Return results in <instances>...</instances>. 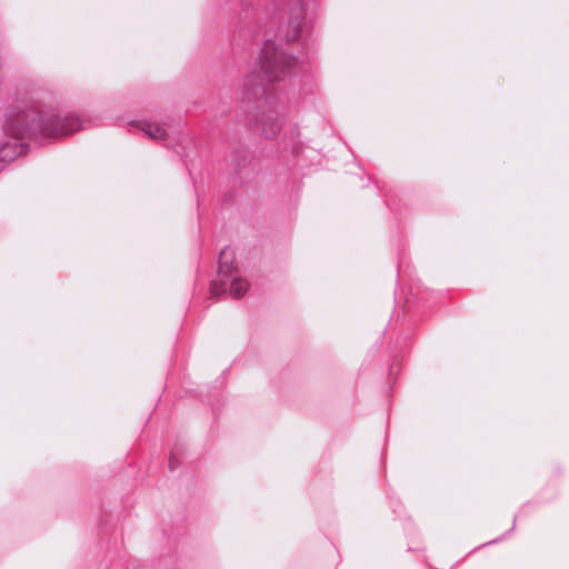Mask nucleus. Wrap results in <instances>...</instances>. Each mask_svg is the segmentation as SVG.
Returning <instances> with one entry per match:
<instances>
[{
  "mask_svg": "<svg viewBox=\"0 0 569 569\" xmlns=\"http://www.w3.org/2000/svg\"><path fill=\"white\" fill-rule=\"evenodd\" d=\"M80 119L68 113L63 117L51 111H42L34 106H13L6 116L3 132L13 141L0 144V161L10 162L23 154L26 146L22 139L41 136L43 138H60L80 130Z\"/></svg>",
  "mask_w": 569,
  "mask_h": 569,
  "instance_id": "1",
  "label": "nucleus"
},
{
  "mask_svg": "<svg viewBox=\"0 0 569 569\" xmlns=\"http://www.w3.org/2000/svg\"><path fill=\"white\" fill-rule=\"evenodd\" d=\"M261 52L260 70L248 74L241 83L240 89L248 100L267 93L269 83L283 80L303 68L298 58L288 56L269 38L263 40Z\"/></svg>",
  "mask_w": 569,
  "mask_h": 569,
  "instance_id": "2",
  "label": "nucleus"
},
{
  "mask_svg": "<svg viewBox=\"0 0 569 569\" xmlns=\"http://www.w3.org/2000/svg\"><path fill=\"white\" fill-rule=\"evenodd\" d=\"M234 252L226 247L218 258V277L211 282V295L219 297L228 293L232 298H240L248 291L249 283L233 267Z\"/></svg>",
  "mask_w": 569,
  "mask_h": 569,
  "instance_id": "3",
  "label": "nucleus"
},
{
  "mask_svg": "<svg viewBox=\"0 0 569 569\" xmlns=\"http://www.w3.org/2000/svg\"><path fill=\"white\" fill-rule=\"evenodd\" d=\"M282 124V113L278 104L264 107L258 119V128L266 138H273Z\"/></svg>",
  "mask_w": 569,
  "mask_h": 569,
  "instance_id": "4",
  "label": "nucleus"
},
{
  "mask_svg": "<svg viewBox=\"0 0 569 569\" xmlns=\"http://www.w3.org/2000/svg\"><path fill=\"white\" fill-rule=\"evenodd\" d=\"M138 127L150 138L154 140L164 139L167 131L159 124L148 121H140Z\"/></svg>",
  "mask_w": 569,
  "mask_h": 569,
  "instance_id": "5",
  "label": "nucleus"
},
{
  "mask_svg": "<svg viewBox=\"0 0 569 569\" xmlns=\"http://www.w3.org/2000/svg\"><path fill=\"white\" fill-rule=\"evenodd\" d=\"M173 468H174V466H173V460H172V459H170V469H173Z\"/></svg>",
  "mask_w": 569,
  "mask_h": 569,
  "instance_id": "6",
  "label": "nucleus"
}]
</instances>
